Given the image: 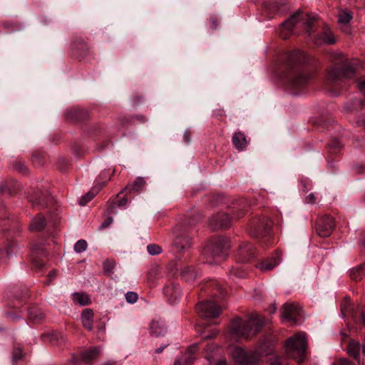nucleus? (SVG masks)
<instances>
[{"label": "nucleus", "instance_id": "412c9836", "mask_svg": "<svg viewBox=\"0 0 365 365\" xmlns=\"http://www.w3.org/2000/svg\"><path fill=\"white\" fill-rule=\"evenodd\" d=\"M93 312L90 309H85L81 314L82 324L88 331H91L93 329Z\"/></svg>", "mask_w": 365, "mask_h": 365}, {"label": "nucleus", "instance_id": "6e6552de", "mask_svg": "<svg viewBox=\"0 0 365 365\" xmlns=\"http://www.w3.org/2000/svg\"><path fill=\"white\" fill-rule=\"evenodd\" d=\"M271 222L266 217H262L252 221L250 227V234L253 237H266L270 233Z\"/></svg>", "mask_w": 365, "mask_h": 365}, {"label": "nucleus", "instance_id": "7ed1b4c3", "mask_svg": "<svg viewBox=\"0 0 365 365\" xmlns=\"http://www.w3.org/2000/svg\"><path fill=\"white\" fill-rule=\"evenodd\" d=\"M306 349L307 339L302 334H297L290 337L286 344L287 354L299 363L304 360Z\"/></svg>", "mask_w": 365, "mask_h": 365}, {"label": "nucleus", "instance_id": "e2e57ef3", "mask_svg": "<svg viewBox=\"0 0 365 365\" xmlns=\"http://www.w3.org/2000/svg\"><path fill=\"white\" fill-rule=\"evenodd\" d=\"M361 245L365 249V240L361 242Z\"/></svg>", "mask_w": 365, "mask_h": 365}, {"label": "nucleus", "instance_id": "79ce46f5", "mask_svg": "<svg viewBox=\"0 0 365 365\" xmlns=\"http://www.w3.org/2000/svg\"><path fill=\"white\" fill-rule=\"evenodd\" d=\"M113 222V217H108L107 219H106L103 222L102 224L101 225V226L99 227L100 229H104L107 227H108Z\"/></svg>", "mask_w": 365, "mask_h": 365}, {"label": "nucleus", "instance_id": "20e7f679", "mask_svg": "<svg viewBox=\"0 0 365 365\" xmlns=\"http://www.w3.org/2000/svg\"><path fill=\"white\" fill-rule=\"evenodd\" d=\"M230 353L235 360V363L238 365H260V358L264 355H269L271 354V351L264 352L262 347L257 352L247 354L246 352L240 347L231 346L230 348Z\"/></svg>", "mask_w": 365, "mask_h": 365}, {"label": "nucleus", "instance_id": "f3484780", "mask_svg": "<svg viewBox=\"0 0 365 365\" xmlns=\"http://www.w3.org/2000/svg\"><path fill=\"white\" fill-rule=\"evenodd\" d=\"M353 18V14L348 9L341 10L338 14V21L341 26H343V30L346 33L350 32L349 24Z\"/></svg>", "mask_w": 365, "mask_h": 365}, {"label": "nucleus", "instance_id": "13d9d810", "mask_svg": "<svg viewBox=\"0 0 365 365\" xmlns=\"http://www.w3.org/2000/svg\"><path fill=\"white\" fill-rule=\"evenodd\" d=\"M361 319L363 324L365 325V311L361 313Z\"/></svg>", "mask_w": 365, "mask_h": 365}, {"label": "nucleus", "instance_id": "bf43d9fd", "mask_svg": "<svg viewBox=\"0 0 365 365\" xmlns=\"http://www.w3.org/2000/svg\"><path fill=\"white\" fill-rule=\"evenodd\" d=\"M362 352L365 354V339L362 345Z\"/></svg>", "mask_w": 365, "mask_h": 365}, {"label": "nucleus", "instance_id": "4d7b16f0", "mask_svg": "<svg viewBox=\"0 0 365 365\" xmlns=\"http://www.w3.org/2000/svg\"><path fill=\"white\" fill-rule=\"evenodd\" d=\"M5 255V252L0 250V262H1L4 259V256Z\"/></svg>", "mask_w": 365, "mask_h": 365}, {"label": "nucleus", "instance_id": "0e129e2a", "mask_svg": "<svg viewBox=\"0 0 365 365\" xmlns=\"http://www.w3.org/2000/svg\"><path fill=\"white\" fill-rule=\"evenodd\" d=\"M339 143L338 142H334L332 144V146H338Z\"/></svg>", "mask_w": 365, "mask_h": 365}, {"label": "nucleus", "instance_id": "c03bdc74", "mask_svg": "<svg viewBox=\"0 0 365 365\" xmlns=\"http://www.w3.org/2000/svg\"><path fill=\"white\" fill-rule=\"evenodd\" d=\"M358 87L360 91L365 95V78L359 80Z\"/></svg>", "mask_w": 365, "mask_h": 365}, {"label": "nucleus", "instance_id": "6ab92c4d", "mask_svg": "<svg viewBox=\"0 0 365 365\" xmlns=\"http://www.w3.org/2000/svg\"><path fill=\"white\" fill-rule=\"evenodd\" d=\"M365 106V99L354 98L344 106V111L346 113H354L363 108Z\"/></svg>", "mask_w": 365, "mask_h": 365}, {"label": "nucleus", "instance_id": "f03ea898", "mask_svg": "<svg viewBox=\"0 0 365 365\" xmlns=\"http://www.w3.org/2000/svg\"><path fill=\"white\" fill-rule=\"evenodd\" d=\"M265 323L264 319L259 315H252L247 321L235 318L230 327V334L235 339H248L255 335Z\"/></svg>", "mask_w": 365, "mask_h": 365}, {"label": "nucleus", "instance_id": "1a4fd4ad", "mask_svg": "<svg viewBox=\"0 0 365 365\" xmlns=\"http://www.w3.org/2000/svg\"><path fill=\"white\" fill-rule=\"evenodd\" d=\"M196 309L197 314L203 318H215L220 312V307L212 300L199 303Z\"/></svg>", "mask_w": 365, "mask_h": 365}, {"label": "nucleus", "instance_id": "7c9ffc66", "mask_svg": "<svg viewBox=\"0 0 365 365\" xmlns=\"http://www.w3.org/2000/svg\"><path fill=\"white\" fill-rule=\"evenodd\" d=\"M44 317V314L38 308H31L29 311V318L34 322H38Z\"/></svg>", "mask_w": 365, "mask_h": 365}, {"label": "nucleus", "instance_id": "2f4dec72", "mask_svg": "<svg viewBox=\"0 0 365 365\" xmlns=\"http://www.w3.org/2000/svg\"><path fill=\"white\" fill-rule=\"evenodd\" d=\"M230 274L232 277H236V278H245L247 277V272L242 269L240 266L233 267L230 270Z\"/></svg>", "mask_w": 365, "mask_h": 365}, {"label": "nucleus", "instance_id": "0eeeda50", "mask_svg": "<svg viewBox=\"0 0 365 365\" xmlns=\"http://www.w3.org/2000/svg\"><path fill=\"white\" fill-rule=\"evenodd\" d=\"M230 249L228 242L221 238L214 239L207 247L206 250L220 261L224 260L227 256V252Z\"/></svg>", "mask_w": 365, "mask_h": 365}, {"label": "nucleus", "instance_id": "e433bc0d", "mask_svg": "<svg viewBox=\"0 0 365 365\" xmlns=\"http://www.w3.org/2000/svg\"><path fill=\"white\" fill-rule=\"evenodd\" d=\"M147 250L151 255L160 254L162 252V249L160 246L151 244L147 246Z\"/></svg>", "mask_w": 365, "mask_h": 365}, {"label": "nucleus", "instance_id": "cd10ccee", "mask_svg": "<svg viewBox=\"0 0 365 365\" xmlns=\"http://www.w3.org/2000/svg\"><path fill=\"white\" fill-rule=\"evenodd\" d=\"M361 350V346L358 341L351 339L347 348L348 354L355 359H357Z\"/></svg>", "mask_w": 365, "mask_h": 365}, {"label": "nucleus", "instance_id": "09e8293b", "mask_svg": "<svg viewBox=\"0 0 365 365\" xmlns=\"http://www.w3.org/2000/svg\"><path fill=\"white\" fill-rule=\"evenodd\" d=\"M56 276H57V272L54 269L51 271L48 274V277L49 278L50 281L55 279L56 277Z\"/></svg>", "mask_w": 365, "mask_h": 365}, {"label": "nucleus", "instance_id": "72a5a7b5", "mask_svg": "<svg viewBox=\"0 0 365 365\" xmlns=\"http://www.w3.org/2000/svg\"><path fill=\"white\" fill-rule=\"evenodd\" d=\"M19 250V246L16 242H10L6 248V250L4 252L6 253V257H10L14 255H16Z\"/></svg>", "mask_w": 365, "mask_h": 365}, {"label": "nucleus", "instance_id": "f704fd0d", "mask_svg": "<svg viewBox=\"0 0 365 365\" xmlns=\"http://www.w3.org/2000/svg\"><path fill=\"white\" fill-rule=\"evenodd\" d=\"M87 248V242L84 240H78L74 245V250L78 253L84 252Z\"/></svg>", "mask_w": 365, "mask_h": 365}, {"label": "nucleus", "instance_id": "de8ad7c7", "mask_svg": "<svg viewBox=\"0 0 365 365\" xmlns=\"http://www.w3.org/2000/svg\"><path fill=\"white\" fill-rule=\"evenodd\" d=\"M169 344H170V342L167 341L163 345H162L161 346H160L158 349H155V353H157V354L161 353Z\"/></svg>", "mask_w": 365, "mask_h": 365}, {"label": "nucleus", "instance_id": "dca6fc26", "mask_svg": "<svg viewBox=\"0 0 365 365\" xmlns=\"http://www.w3.org/2000/svg\"><path fill=\"white\" fill-rule=\"evenodd\" d=\"M164 293L170 303H176L181 297V291L178 284L172 283L164 288Z\"/></svg>", "mask_w": 365, "mask_h": 365}, {"label": "nucleus", "instance_id": "37998d69", "mask_svg": "<svg viewBox=\"0 0 365 365\" xmlns=\"http://www.w3.org/2000/svg\"><path fill=\"white\" fill-rule=\"evenodd\" d=\"M305 201H306L307 203H309V204L314 203L315 201H316V197H315L314 194V193L309 194L306 197Z\"/></svg>", "mask_w": 365, "mask_h": 365}, {"label": "nucleus", "instance_id": "8fccbe9b", "mask_svg": "<svg viewBox=\"0 0 365 365\" xmlns=\"http://www.w3.org/2000/svg\"><path fill=\"white\" fill-rule=\"evenodd\" d=\"M133 118L136 120L141 122V123H144L146 121V118L142 115H135L133 117Z\"/></svg>", "mask_w": 365, "mask_h": 365}, {"label": "nucleus", "instance_id": "a211bd4d", "mask_svg": "<svg viewBox=\"0 0 365 365\" xmlns=\"http://www.w3.org/2000/svg\"><path fill=\"white\" fill-rule=\"evenodd\" d=\"M100 353L101 350L98 347H93L81 352L80 357L83 362L91 364L98 357Z\"/></svg>", "mask_w": 365, "mask_h": 365}, {"label": "nucleus", "instance_id": "3c124183", "mask_svg": "<svg viewBox=\"0 0 365 365\" xmlns=\"http://www.w3.org/2000/svg\"><path fill=\"white\" fill-rule=\"evenodd\" d=\"M7 317H8V319H9L10 321H13V322H15V321H16V320H18V319H20V317H19L16 316V315L12 314H9L7 315Z\"/></svg>", "mask_w": 365, "mask_h": 365}, {"label": "nucleus", "instance_id": "39448f33", "mask_svg": "<svg viewBox=\"0 0 365 365\" xmlns=\"http://www.w3.org/2000/svg\"><path fill=\"white\" fill-rule=\"evenodd\" d=\"M315 19L314 17H311L307 14L304 15L300 11H298L294 14H293L289 19L282 24V30L286 31V34H282V36L284 38L288 37V36L291 34V31L294 27V26L299 22V21H304V24L307 27V33L310 34L311 31L309 29L312 25L314 24Z\"/></svg>", "mask_w": 365, "mask_h": 365}, {"label": "nucleus", "instance_id": "f8f14e48", "mask_svg": "<svg viewBox=\"0 0 365 365\" xmlns=\"http://www.w3.org/2000/svg\"><path fill=\"white\" fill-rule=\"evenodd\" d=\"M255 256V247L250 243L242 245L237 252L238 260L242 263H245L251 260Z\"/></svg>", "mask_w": 365, "mask_h": 365}, {"label": "nucleus", "instance_id": "473e14b6", "mask_svg": "<svg viewBox=\"0 0 365 365\" xmlns=\"http://www.w3.org/2000/svg\"><path fill=\"white\" fill-rule=\"evenodd\" d=\"M145 185V180L143 178H138L133 185H131L132 187H129V186L127 187V189H130L136 192L140 191L144 185Z\"/></svg>", "mask_w": 365, "mask_h": 365}, {"label": "nucleus", "instance_id": "b1692460", "mask_svg": "<svg viewBox=\"0 0 365 365\" xmlns=\"http://www.w3.org/2000/svg\"><path fill=\"white\" fill-rule=\"evenodd\" d=\"M174 245L179 252L184 251L191 246V238L189 237H178Z\"/></svg>", "mask_w": 365, "mask_h": 365}, {"label": "nucleus", "instance_id": "c756f323", "mask_svg": "<svg viewBox=\"0 0 365 365\" xmlns=\"http://www.w3.org/2000/svg\"><path fill=\"white\" fill-rule=\"evenodd\" d=\"M73 300L75 303L81 306H86L91 303L88 296L83 293H75L73 294Z\"/></svg>", "mask_w": 365, "mask_h": 365}, {"label": "nucleus", "instance_id": "c9c22d12", "mask_svg": "<svg viewBox=\"0 0 365 365\" xmlns=\"http://www.w3.org/2000/svg\"><path fill=\"white\" fill-rule=\"evenodd\" d=\"M96 195V192H93V190L89 191L88 193H86L84 196H83L80 200V205L83 206L86 203H88L90 200H91Z\"/></svg>", "mask_w": 365, "mask_h": 365}, {"label": "nucleus", "instance_id": "9b49d317", "mask_svg": "<svg viewBox=\"0 0 365 365\" xmlns=\"http://www.w3.org/2000/svg\"><path fill=\"white\" fill-rule=\"evenodd\" d=\"M301 313V307L296 303H287L282 307V319L297 324V317Z\"/></svg>", "mask_w": 365, "mask_h": 365}, {"label": "nucleus", "instance_id": "603ef678", "mask_svg": "<svg viewBox=\"0 0 365 365\" xmlns=\"http://www.w3.org/2000/svg\"><path fill=\"white\" fill-rule=\"evenodd\" d=\"M215 365H228L227 361L225 359H220L217 360Z\"/></svg>", "mask_w": 365, "mask_h": 365}, {"label": "nucleus", "instance_id": "9d476101", "mask_svg": "<svg viewBox=\"0 0 365 365\" xmlns=\"http://www.w3.org/2000/svg\"><path fill=\"white\" fill-rule=\"evenodd\" d=\"M334 228V222L331 217L325 215L317 222L316 231L322 237H327L331 235Z\"/></svg>", "mask_w": 365, "mask_h": 365}, {"label": "nucleus", "instance_id": "c85d7f7f", "mask_svg": "<svg viewBox=\"0 0 365 365\" xmlns=\"http://www.w3.org/2000/svg\"><path fill=\"white\" fill-rule=\"evenodd\" d=\"M365 276V264H361L350 271V277L354 280H360Z\"/></svg>", "mask_w": 365, "mask_h": 365}, {"label": "nucleus", "instance_id": "864d4df0", "mask_svg": "<svg viewBox=\"0 0 365 365\" xmlns=\"http://www.w3.org/2000/svg\"><path fill=\"white\" fill-rule=\"evenodd\" d=\"M215 112L216 117L225 115V111L223 109L217 108Z\"/></svg>", "mask_w": 365, "mask_h": 365}, {"label": "nucleus", "instance_id": "a19ab883", "mask_svg": "<svg viewBox=\"0 0 365 365\" xmlns=\"http://www.w3.org/2000/svg\"><path fill=\"white\" fill-rule=\"evenodd\" d=\"M332 365H354L352 362L346 359H339L335 361Z\"/></svg>", "mask_w": 365, "mask_h": 365}, {"label": "nucleus", "instance_id": "393cba45", "mask_svg": "<svg viewBox=\"0 0 365 365\" xmlns=\"http://www.w3.org/2000/svg\"><path fill=\"white\" fill-rule=\"evenodd\" d=\"M150 330L152 334L155 336H163L166 332L164 324L160 320H154L151 322Z\"/></svg>", "mask_w": 365, "mask_h": 365}, {"label": "nucleus", "instance_id": "a878e982", "mask_svg": "<svg viewBox=\"0 0 365 365\" xmlns=\"http://www.w3.org/2000/svg\"><path fill=\"white\" fill-rule=\"evenodd\" d=\"M128 204V199L125 197L122 198L118 202L113 200L108 202L107 205V213L108 215H111L113 213H115V208L118 207H125Z\"/></svg>", "mask_w": 365, "mask_h": 365}, {"label": "nucleus", "instance_id": "4468645a", "mask_svg": "<svg viewBox=\"0 0 365 365\" xmlns=\"http://www.w3.org/2000/svg\"><path fill=\"white\" fill-rule=\"evenodd\" d=\"M314 41L317 45H331L336 43V39L331 30L327 25L324 26L323 31L317 35Z\"/></svg>", "mask_w": 365, "mask_h": 365}, {"label": "nucleus", "instance_id": "ea45409f", "mask_svg": "<svg viewBox=\"0 0 365 365\" xmlns=\"http://www.w3.org/2000/svg\"><path fill=\"white\" fill-rule=\"evenodd\" d=\"M14 168L21 172V173H26L27 171L26 166L23 162H16L14 164Z\"/></svg>", "mask_w": 365, "mask_h": 365}, {"label": "nucleus", "instance_id": "f257e3e1", "mask_svg": "<svg viewBox=\"0 0 365 365\" xmlns=\"http://www.w3.org/2000/svg\"><path fill=\"white\" fill-rule=\"evenodd\" d=\"M307 61L304 52L296 50L286 54L284 63L287 68L296 71L290 80L292 86L300 88L305 86L312 78V74L306 71H298L297 68Z\"/></svg>", "mask_w": 365, "mask_h": 365}, {"label": "nucleus", "instance_id": "bb28decb", "mask_svg": "<svg viewBox=\"0 0 365 365\" xmlns=\"http://www.w3.org/2000/svg\"><path fill=\"white\" fill-rule=\"evenodd\" d=\"M181 277L186 282H192L195 279L197 273L194 268L185 267L181 269Z\"/></svg>", "mask_w": 365, "mask_h": 365}, {"label": "nucleus", "instance_id": "6e6d98bb", "mask_svg": "<svg viewBox=\"0 0 365 365\" xmlns=\"http://www.w3.org/2000/svg\"><path fill=\"white\" fill-rule=\"evenodd\" d=\"M34 263L36 266L38 267L39 268H41L43 266V262H38V261L33 259Z\"/></svg>", "mask_w": 365, "mask_h": 365}, {"label": "nucleus", "instance_id": "2eb2a0df", "mask_svg": "<svg viewBox=\"0 0 365 365\" xmlns=\"http://www.w3.org/2000/svg\"><path fill=\"white\" fill-rule=\"evenodd\" d=\"M230 225V217L227 214H217L210 220V225L213 230L225 229Z\"/></svg>", "mask_w": 365, "mask_h": 365}, {"label": "nucleus", "instance_id": "5701e85b", "mask_svg": "<svg viewBox=\"0 0 365 365\" xmlns=\"http://www.w3.org/2000/svg\"><path fill=\"white\" fill-rule=\"evenodd\" d=\"M46 226V220L41 215H38L35 217L30 225L29 230L32 232H38L42 230Z\"/></svg>", "mask_w": 365, "mask_h": 365}, {"label": "nucleus", "instance_id": "ddd939ff", "mask_svg": "<svg viewBox=\"0 0 365 365\" xmlns=\"http://www.w3.org/2000/svg\"><path fill=\"white\" fill-rule=\"evenodd\" d=\"M197 344L190 346L185 353L175 361L174 365H190L195 359V354L197 351Z\"/></svg>", "mask_w": 365, "mask_h": 365}, {"label": "nucleus", "instance_id": "338daca9", "mask_svg": "<svg viewBox=\"0 0 365 365\" xmlns=\"http://www.w3.org/2000/svg\"><path fill=\"white\" fill-rule=\"evenodd\" d=\"M364 125H365V120H364Z\"/></svg>", "mask_w": 365, "mask_h": 365}, {"label": "nucleus", "instance_id": "4be33fe9", "mask_svg": "<svg viewBox=\"0 0 365 365\" xmlns=\"http://www.w3.org/2000/svg\"><path fill=\"white\" fill-rule=\"evenodd\" d=\"M232 143L239 150L245 149L248 144L246 137L242 132H237L233 135Z\"/></svg>", "mask_w": 365, "mask_h": 365}, {"label": "nucleus", "instance_id": "58836bf2", "mask_svg": "<svg viewBox=\"0 0 365 365\" xmlns=\"http://www.w3.org/2000/svg\"><path fill=\"white\" fill-rule=\"evenodd\" d=\"M115 262L111 259H107L103 262V267L106 272H110L115 267Z\"/></svg>", "mask_w": 365, "mask_h": 365}, {"label": "nucleus", "instance_id": "69168bd1", "mask_svg": "<svg viewBox=\"0 0 365 365\" xmlns=\"http://www.w3.org/2000/svg\"><path fill=\"white\" fill-rule=\"evenodd\" d=\"M31 201L32 202V203H36V204H40L41 202H35L33 200H31Z\"/></svg>", "mask_w": 365, "mask_h": 365}, {"label": "nucleus", "instance_id": "aec40b11", "mask_svg": "<svg viewBox=\"0 0 365 365\" xmlns=\"http://www.w3.org/2000/svg\"><path fill=\"white\" fill-rule=\"evenodd\" d=\"M279 255L277 253L272 258L259 263L257 267L262 271H269L274 269L279 263Z\"/></svg>", "mask_w": 365, "mask_h": 365}, {"label": "nucleus", "instance_id": "a18cd8bd", "mask_svg": "<svg viewBox=\"0 0 365 365\" xmlns=\"http://www.w3.org/2000/svg\"><path fill=\"white\" fill-rule=\"evenodd\" d=\"M33 255H44V248L43 247H34L32 250Z\"/></svg>", "mask_w": 365, "mask_h": 365}, {"label": "nucleus", "instance_id": "680f3d73", "mask_svg": "<svg viewBox=\"0 0 365 365\" xmlns=\"http://www.w3.org/2000/svg\"><path fill=\"white\" fill-rule=\"evenodd\" d=\"M212 27L213 28V29H216L217 28L216 22L215 21H213L212 24Z\"/></svg>", "mask_w": 365, "mask_h": 365}, {"label": "nucleus", "instance_id": "052dcab7", "mask_svg": "<svg viewBox=\"0 0 365 365\" xmlns=\"http://www.w3.org/2000/svg\"><path fill=\"white\" fill-rule=\"evenodd\" d=\"M184 137H185V138H186L187 142H190V139L189 136L187 135V133H185Z\"/></svg>", "mask_w": 365, "mask_h": 365}, {"label": "nucleus", "instance_id": "4c0bfd02", "mask_svg": "<svg viewBox=\"0 0 365 365\" xmlns=\"http://www.w3.org/2000/svg\"><path fill=\"white\" fill-rule=\"evenodd\" d=\"M125 299L130 304H133L138 300V294L134 292H128L125 294Z\"/></svg>", "mask_w": 365, "mask_h": 365}, {"label": "nucleus", "instance_id": "5fc2aeb1", "mask_svg": "<svg viewBox=\"0 0 365 365\" xmlns=\"http://www.w3.org/2000/svg\"><path fill=\"white\" fill-rule=\"evenodd\" d=\"M6 190L10 191V188L7 185L0 186V192H3Z\"/></svg>", "mask_w": 365, "mask_h": 365}, {"label": "nucleus", "instance_id": "423d86ee", "mask_svg": "<svg viewBox=\"0 0 365 365\" xmlns=\"http://www.w3.org/2000/svg\"><path fill=\"white\" fill-rule=\"evenodd\" d=\"M341 61L343 63L342 66H339L335 65L329 71L328 78L331 81L341 79L343 78L351 77L356 71L355 63H347L344 61V58L341 57Z\"/></svg>", "mask_w": 365, "mask_h": 365}, {"label": "nucleus", "instance_id": "49530a36", "mask_svg": "<svg viewBox=\"0 0 365 365\" xmlns=\"http://www.w3.org/2000/svg\"><path fill=\"white\" fill-rule=\"evenodd\" d=\"M22 353L21 349H16L14 351L13 354V359L14 361H17L21 358Z\"/></svg>", "mask_w": 365, "mask_h": 365}]
</instances>
